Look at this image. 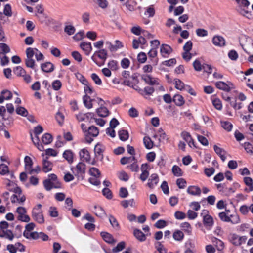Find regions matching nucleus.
I'll return each mask as SVG.
<instances>
[{
  "label": "nucleus",
  "mask_w": 253,
  "mask_h": 253,
  "mask_svg": "<svg viewBox=\"0 0 253 253\" xmlns=\"http://www.w3.org/2000/svg\"><path fill=\"white\" fill-rule=\"evenodd\" d=\"M127 152L132 155L131 157H127V167H129L132 171H137L139 167L137 160L134 157L135 154L134 148L132 146L127 145Z\"/></svg>",
  "instance_id": "f03ea898"
},
{
  "label": "nucleus",
  "mask_w": 253,
  "mask_h": 253,
  "mask_svg": "<svg viewBox=\"0 0 253 253\" xmlns=\"http://www.w3.org/2000/svg\"><path fill=\"white\" fill-rule=\"evenodd\" d=\"M64 31L69 35H73L75 32V28L73 26H66L64 28Z\"/></svg>",
  "instance_id": "4d7b16f0"
},
{
  "label": "nucleus",
  "mask_w": 253,
  "mask_h": 253,
  "mask_svg": "<svg viewBox=\"0 0 253 253\" xmlns=\"http://www.w3.org/2000/svg\"><path fill=\"white\" fill-rule=\"evenodd\" d=\"M180 227L188 234H191L192 233V227L188 222H183L180 224Z\"/></svg>",
  "instance_id": "4c0bfd02"
},
{
  "label": "nucleus",
  "mask_w": 253,
  "mask_h": 253,
  "mask_svg": "<svg viewBox=\"0 0 253 253\" xmlns=\"http://www.w3.org/2000/svg\"><path fill=\"white\" fill-rule=\"evenodd\" d=\"M109 220L113 228L116 229H118L119 228V224L116 219L113 216L110 215L109 216Z\"/></svg>",
  "instance_id": "de8ad7c7"
},
{
  "label": "nucleus",
  "mask_w": 253,
  "mask_h": 253,
  "mask_svg": "<svg viewBox=\"0 0 253 253\" xmlns=\"http://www.w3.org/2000/svg\"><path fill=\"white\" fill-rule=\"evenodd\" d=\"M94 213L96 216L102 217L106 214L104 209L100 206H94Z\"/></svg>",
  "instance_id": "c9c22d12"
},
{
  "label": "nucleus",
  "mask_w": 253,
  "mask_h": 253,
  "mask_svg": "<svg viewBox=\"0 0 253 253\" xmlns=\"http://www.w3.org/2000/svg\"><path fill=\"white\" fill-rule=\"evenodd\" d=\"M43 185L47 191H50L52 188H60L61 187V184L60 182H53L48 179L44 180Z\"/></svg>",
  "instance_id": "9d476101"
},
{
  "label": "nucleus",
  "mask_w": 253,
  "mask_h": 253,
  "mask_svg": "<svg viewBox=\"0 0 253 253\" xmlns=\"http://www.w3.org/2000/svg\"><path fill=\"white\" fill-rule=\"evenodd\" d=\"M80 47L85 52L86 55H88L92 49L90 42H82L80 44Z\"/></svg>",
  "instance_id": "b1692460"
},
{
  "label": "nucleus",
  "mask_w": 253,
  "mask_h": 253,
  "mask_svg": "<svg viewBox=\"0 0 253 253\" xmlns=\"http://www.w3.org/2000/svg\"><path fill=\"white\" fill-rule=\"evenodd\" d=\"M87 133L92 137H96L99 134V130L97 127L92 126L88 128Z\"/></svg>",
  "instance_id": "f704fd0d"
},
{
  "label": "nucleus",
  "mask_w": 253,
  "mask_h": 253,
  "mask_svg": "<svg viewBox=\"0 0 253 253\" xmlns=\"http://www.w3.org/2000/svg\"><path fill=\"white\" fill-rule=\"evenodd\" d=\"M32 217L35 221L40 224H42L44 222L42 211H37L36 209H33L32 212Z\"/></svg>",
  "instance_id": "9b49d317"
},
{
  "label": "nucleus",
  "mask_w": 253,
  "mask_h": 253,
  "mask_svg": "<svg viewBox=\"0 0 253 253\" xmlns=\"http://www.w3.org/2000/svg\"><path fill=\"white\" fill-rule=\"evenodd\" d=\"M89 173L90 175L93 177H99L100 175V172L97 168L92 167L89 169Z\"/></svg>",
  "instance_id": "6e6d98bb"
},
{
  "label": "nucleus",
  "mask_w": 253,
  "mask_h": 253,
  "mask_svg": "<svg viewBox=\"0 0 253 253\" xmlns=\"http://www.w3.org/2000/svg\"><path fill=\"white\" fill-rule=\"evenodd\" d=\"M91 78L97 85H100L102 84V81L96 74L92 73L91 75Z\"/></svg>",
  "instance_id": "8fccbe9b"
},
{
  "label": "nucleus",
  "mask_w": 253,
  "mask_h": 253,
  "mask_svg": "<svg viewBox=\"0 0 253 253\" xmlns=\"http://www.w3.org/2000/svg\"><path fill=\"white\" fill-rule=\"evenodd\" d=\"M80 157L82 161L90 163V156L89 152L86 149H83L80 152Z\"/></svg>",
  "instance_id": "412c9836"
},
{
  "label": "nucleus",
  "mask_w": 253,
  "mask_h": 253,
  "mask_svg": "<svg viewBox=\"0 0 253 253\" xmlns=\"http://www.w3.org/2000/svg\"><path fill=\"white\" fill-rule=\"evenodd\" d=\"M166 225H167L166 221L164 220H161V219L157 221L155 224V226L158 229L163 228L165 227V226H166Z\"/></svg>",
  "instance_id": "bf43d9fd"
},
{
  "label": "nucleus",
  "mask_w": 253,
  "mask_h": 253,
  "mask_svg": "<svg viewBox=\"0 0 253 253\" xmlns=\"http://www.w3.org/2000/svg\"><path fill=\"white\" fill-rule=\"evenodd\" d=\"M159 182V177L156 173L151 174L150 177L148 179L147 185L150 188H152L154 186L157 184Z\"/></svg>",
  "instance_id": "f3484780"
},
{
  "label": "nucleus",
  "mask_w": 253,
  "mask_h": 253,
  "mask_svg": "<svg viewBox=\"0 0 253 253\" xmlns=\"http://www.w3.org/2000/svg\"><path fill=\"white\" fill-rule=\"evenodd\" d=\"M16 112L21 116L26 117L28 116V112L26 109L22 106H19L16 108Z\"/></svg>",
  "instance_id": "79ce46f5"
},
{
  "label": "nucleus",
  "mask_w": 253,
  "mask_h": 253,
  "mask_svg": "<svg viewBox=\"0 0 253 253\" xmlns=\"http://www.w3.org/2000/svg\"><path fill=\"white\" fill-rule=\"evenodd\" d=\"M142 79L147 84L151 85H159L158 88L160 90L164 91V88L163 86L160 84L159 80L157 79L152 77L149 75H143L141 77Z\"/></svg>",
  "instance_id": "423d86ee"
},
{
  "label": "nucleus",
  "mask_w": 253,
  "mask_h": 253,
  "mask_svg": "<svg viewBox=\"0 0 253 253\" xmlns=\"http://www.w3.org/2000/svg\"><path fill=\"white\" fill-rule=\"evenodd\" d=\"M181 136L188 143L190 147L192 146L195 147L194 140L192 139L189 133L186 131H183L181 133Z\"/></svg>",
  "instance_id": "f8f14e48"
},
{
  "label": "nucleus",
  "mask_w": 253,
  "mask_h": 253,
  "mask_svg": "<svg viewBox=\"0 0 253 253\" xmlns=\"http://www.w3.org/2000/svg\"><path fill=\"white\" fill-rule=\"evenodd\" d=\"M133 235L140 242H143L146 239V235L139 229H134Z\"/></svg>",
  "instance_id": "5701e85b"
},
{
  "label": "nucleus",
  "mask_w": 253,
  "mask_h": 253,
  "mask_svg": "<svg viewBox=\"0 0 253 253\" xmlns=\"http://www.w3.org/2000/svg\"><path fill=\"white\" fill-rule=\"evenodd\" d=\"M172 52L171 47L167 44H162L160 48V52L163 57H167Z\"/></svg>",
  "instance_id": "2eb2a0df"
},
{
  "label": "nucleus",
  "mask_w": 253,
  "mask_h": 253,
  "mask_svg": "<svg viewBox=\"0 0 253 253\" xmlns=\"http://www.w3.org/2000/svg\"><path fill=\"white\" fill-rule=\"evenodd\" d=\"M215 86L219 89L224 90L227 92L230 91L231 89L234 88V85L231 82H229L227 84L222 81L216 82Z\"/></svg>",
  "instance_id": "1a4fd4ad"
},
{
  "label": "nucleus",
  "mask_w": 253,
  "mask_h": 253,
  "mask_svg": "<svg viewBox=\"0 0 253 253\" xmlns=\"http://www.w3.org/2000/svg\"><path fill=\"white\" fill-rule=\"evenodd\" d=\"M138 83V76L136 74H134L127 78V86L132 87L136 90H138L139 88L137 85Z\"/></svg>",
  "instance_id": "6e6552de"
},
{
  "label": "nucleus",
  "mask_w": 253,
  "mask_h": 253,
  "mask_svg": "<svg viewBox=\"0 0 253 253\" xmlns=\"http://www.w3.org/2000/svg\"><path fill=\"white\" fill-rule=\"evenodd\" d=\"M41 69L46 73L52 72L54 69V65L50 62H47L41 64Z\"/></svg>",
  "instance_id": "a211bd4d"
},
{
  "label": "nucleus",
  "mask_w": 253,
  "mask_h": 253,
  "mask_svg": "<svg viewBox=\"0 0 253 253\" xmlns=\"http://www.w3.org/2000/svg\"><path fill=\"white\" fill-rule=\"evenodd\" d=\"M107 58V52L104 49L95 51L91 56V59L99 66H101L104 64Z\"/></svg>",
  "instance_id": "7ed1b4c3"
},
{
  "label": "nucleus",
  "mask_w": 253,
  "mask_h": 253,
  "mask_svg": "<svg viewBox=\"0 0 253 253\" xmlns=\"http://www.w3.org/2000/svg\"><path fill=\"white\" fill-rule=\"evenodd\" d=\"M63 157L69 163L71 164L73 162V153L70 150H67L64 151L63 154Z\"/></svg>",
  "instance_id": "c756f323"
},
{
  "label": "nucleus",
  "mask_w": 253,
  "mask_h": 253,
  "mask_svg": "<svg viewBox=\"0 0 253 253\" xmlns=\"http://www.w3.org/2000/svg\"><path fill=\"white\" fill-rule=\"evenodd\" d=\"M203 223L205 226L211 227L213 224V219L211 216L207 214L204 216Z\"/></svg>",
  "instance_id": "7c9ffc66"
},
{
  "label": "nucleus",
  "mask_w": 253,
  "mask_h": 253,
  "mask_svg": "<svg viewBox=\"0 0 253 253\" xmlns=\"http://www.w3.org/2000/svg\"><path fill=\"white\" fill-rule=\"evenodd\" d=\"M211 241L218 251H222L224 249V244L223 241L215 237L212 238Z\"/></svg>",
  "instance_id": "393cba45"
},
{
  "label": "nucleus",
  "mask_w": 253,
  "mask_h": 253,
  "mask_svg": "<svg viewBox=\"0 0 253 253\" xmlns=\"http://www.w3.org/2000/svg\"><path fill=\"white\" fill-rule=\"evenodd\" d=\"M39 52L37 48L28 47L26 49V58L25 59V63L27 67L34 69L36 64L33 57L36 53H39Z\"/></svg>",
  "instance_id": "f257e3e1"
},
{
  "label": "nucleus",
  "mask_w": 253,
  "mask_h": 253,
  "mask_svg": "<svg viewBox=\"0 0 253 253\" xmlns=\"http://www.w3.org/2000/svg\"><path fill=\"white\" fill-rule=\"evenodd\" d=\"M126 246V243L125 242H121L119 243L117 246L113 248L112 252L113 253H118V252L122 251Z\"/></svg>",
  "instance_id": "e433bc0d"
},
{
  "label": "nucleus",
  "mask_w": 253,
  "mask_h": 253,
  "mask_svg": "<svg viewBox=\"0 0 253 253\" xmlns=\"http://www.w3.org/2000/svg\"><path fill=\"white\" fill-rule=\"evenodd\" d=\"M31 139L34 143V144H35V145L37 147V148L40 151H43L44 150V147L42 145V144L40 143V140H39V136H37V139H36V141H34L33 140V136H32V135L31 134Z\"/></svg>",
  "instance_id": "49530a36"
},
{
  "label": "nucleus",
  "mask_w": 253,
  "mask_h": 253,
  "mask_svg": "<svg viewBox=\"0 0 253 253\" xmlns=\"http://www.w3.org/2000/svg\"><path fill=\"white\" fill-rule=\"evenodd\" d=\"M212 42L215 46L222 47L225 44V40L220 36H215L212 39Z\"/></svg>",
  "instance_id": "4468645a"
},
{
  "label": "nucleus",
  "mask_w": 253,
  "mask_h": 253,
  "mask_svg": "<svg viewBox=\"0 0 253 253\" xmlns=\"http://www.w3.org/2000/svg\"><path fill=\"white\" fill-rule=\"evenodd\" d=\"M24 162L25 164V169L26 171H29L32 168L33 165V161L29 156H26L24 158Z\"/></svg>",
  "instance_id": "cd10ccee"
},
{
  "label": "nucleus",
  "mask_w": 253,
  "mask_h": 253,
  "mask_svg": "<svg viewBox=\"0 0 253 253\" xmlns=\"http://www.w3.org/2000/svg\"><path fill=\"white\" fill-rule=\"evenodd\" d=\"M13 72L15 75L18 76H23L26 73V71L21 66L15 67Z\"/></svg>",
  "instance_id": "c03bdc74"
},
{
  "label": "nucleus",
  "mask_w": 253,
  "mask_h": 253,
  "mask_svg": "<svg viewBox=\"0 0 253 253\" xmlns=\"http://www.w3.org/2000/svg\"><path fill=\"white\" fill-rule=\"evenodd\" d=\"M16 212L18 214L17 219L22 222H28L30 220V217L26 215V210L24 207H19L16 209Z\"/></svg>",
  "instance_id": "0eeeda50"
},
{
  "label": "nucleus",
  "mask_w": 253,
  "mask_h": 253,
  "mask_svg": "<svg viewBox=\"0 0 253 253\" xmlns=\"http://www.w3.org/2000/svg\"><path fill=\"white\" fill-rule=\"evenodd\" d=\"M229 241L235 246H239L246 243L247 237L246 236H239L235 233H231L228 235Z\"/></svg>",
  "instance_id": "39448f33"
},
{
  "label": "nucleus",
  "mask_w": 253,
  "mask_h": 253,
  "mask_svg": "<svg viewBox=\"0 0 253 253\" xmlns=\"http://www.w3.org/2000/svg\"><path fill=\"white\" fill-rule=\"evenodd\" d=\"M118 178L122 181H126V173L124 170H121L117 173Z\"/></svg>",
  "instance_id": "e2e57ef3"
},
{
  "label": "nucleus",
  "mask_w": 253,
  "mask_h": 253,
  "mask_svg": "<svg viewBox=\"0 0 253 253\" xmlns=\"http://www.w3.org/2000/svg\"><path fill=\"white\" fill-rule=\"evenodd\" d=\"M52 86L54 90H58L62 86V83L60 80H56L53 82Z\"/></svg>",
  "instance_id": "13d9d810"
},
{
  "label": "nucleus",
  "mask_w": 253,
  "mask_h": 253,
  "mask_svg": "<svg viewBox=\"0 0 253 253\" xmlns=\"http://www.w3.org/2000/svg\"><path fill=\"white\" fill-rule=\"evenodd\" d=\"M75 170L78 175L84 174L85 172V165L83 162H80L76 166Z\"/></svg>",
  "instance_id": "a878e982"
},
{
  "label": "nucleus",
  "mask_w": 253,
  "mask_h": 253,
  "mask_svg": "<svg viewBox=\"0 0 253 253\" xmlns=\"http://www.w3.org/2000/svg\"><path fill=\"white\" fill-rule=\"evenodd\" d=\"M48 157H46L42 161V170L44 172L47 173L52 170L53 164L47 160Z\"/></svg>",
  "instance_id": "ddd939ff"
},
{
  "label": "nucleus",
  "mask_w": 253,
  "mask_h": 253,
  "mask_svg": "<svg viewBox=\"0 0 253 253\" xmlns=\"http://www.w3.org/2000/svg\"><path fill=\"white\" fill-rule=\"evenodd\" d=\"M222 127L227 131H230L232 130L233 126L232 124L228 121H221Z\"/></svg>",
  "instance_id": "37998d69"
},
{
  "label": "nucleus",
  "mask_w": 253,
  "mask_h": 253,
  "mask_svg": "<svg viewBox=\"0 0 253 253\" xmlns=\"http://www.w3.org/2000/svg\"><path fill=\"white\" fill-rule=\"evenodd\" d=\"M9 172L8 167L4 164L0 165V173L2 175H5Z\"/></svg>",
  "instance_id": "0e129e2a"
},
{
  "label": "nucleus",
  "mask_w": 253,
  "mask_h": 253,
  "mask_svg": "<svg viewBox=\"0 0 253 253\" xmlns=\"http://www.w3.org/2000/svg\"><path fill=\"white\" fill-rule=\"evenodd\" d=\"M3 14L8 17L12 16L11 7L9 4H6L4 8Z\"/></svg>",
  "instance_id": "603ef678"
},
{
  "label": "nucleus",
  "mask_w": 253,
  "mask_h": 253,
  "mask_svg": "<svg viewBox=\"0 0 253 253\" xmlns=\"http://www.w3.org/2000/svg\"><path fill=\"white\" fill-rule=\"evenodd\" d=\"M0 49L1 50V53L5 55L6 54L10 52V48L7 44L4 43H0Z\"/></svg>",
  "instance_id": "a18cd8bd"
},
{
  "label": "nucleus",
  "mask_w": 253,
  "mask_h": 253,
  "mask_svg": "<svg viewBox=\"0 0 253 253\" xmlns=\"http://www.w3.org/2000/svg\"><path fill=\"white\" fill-rule=\"evenodd\" d=\"M175 87L176 89L182 90L184 88V84L179 79H175Z\"/></svg>",
  "instance_id": "3c124183"
},
{
  "label": "nucleus",
  "mask_w": 253,
  "mask_h": 253,
  "mask_svg": "<svg viewBox=\"0 0 253 253\" xmlns=\"http://www.w3.org/2000/svg\"><path fill=\"white\" fill-rule=\"evenodd\" d=\"M138 61L141 63H144L147 60L146 54L144 52H140L137 56Z\"/></svg>",
  "instance_id": "052dcab7"
},
{
  "label": "nucleus",
  "mask_w": 253,
  "mask_h": 253,
  "mask_svg": "<svg viewBox=\"0 0 253 253\" xmlns=\"http://www.w3.org/2000/svg\"><path fill=\"white\" fill-rule=\"evenodd\" d=\"M97 113L99 116L105 117L108 115L109 111L106 107H100L97 109Z\"/></svg>",
  "instance_id": "72a5a7b5"
},
{
  "label": "nucleus",
  "mask_w": 253,
  "mask_h": 253,
  "mask_svg": "<svg viewBox=\"0 0 253 253\" xmlns=\"http://www.w3.org/2000/svg\"><path fill=\"white\" fill-rule=\"evenodd\" d=\"M229 221L232 224H237L240 222V218L239 215L236 213L231 214L229 216Z\"/></svg>",
  "instance_id": "58836bf2"
},
{
  "label": "nucleus",
  "mask_w": 253,
  "mask_h": 253,
  "mask_svg": "<svg viewBox=\"0 0 253 253\" xmlns=\"http://www.w3.org/2000/svg\"><path fill=\"white\" fill-rule=\"evenodd\" d=\"M128 113L129 116L132 118L137 117L139 115L138 111L133 107H131L128 110Z\"/></svg>",
  "instance_id": "774afa93"
},
{
  "label": "nucleus",
  "mask_w": 253,
  "mask_h": 253,
  "mask_svg": "<svg viewBox=\"0 0 253 253\" xmlns=\"http://www.w3.org/2000/svg\"><path fill=\"white\" fill-rule=\"evenodd\" d=\"M237 4L236 10L241 15L248 17L250 15L248 11L250 2L248 0H235Z\"/></svg>",
  "instance_id": "20e7f679"
},
{
  "label": "nucleus",
  "mask_w": 253,
  "mask_h": 253,
  "mask_svg": "<svg viewBox=\"0 0 253 253\" xmlns=\"http://www.w3.org/2000/svg\"><path fill=\"white\" fill-rule=\"evenodd\" d=\"M184 237V235L183 233L179 230H176L173 233V239L177 241H182Z\"/></svg>",
  "instance_id": "473e14b6"
},
{
  "label": "nucleus",
  "mask_w": 253,
  "mask_h": 253,
  "mask_svg": "<svg viewBox=\"0 0 253 253\" xmlns=\"http://www.w3.org/2000/svg\"><path fill=\"white\" fill-rule=\"evenodd\" d=\"M53 137L51 134L46 133L44 134L42 137V141L45 145L49 144L52 142Z\"/></svg>",
  "instance_id": "c85d7f7f"
},
{
  "label": "nucleus",
  "mask_w": 253,
  "mask_h": 253,
  "mask_svg": "<svg viewBox=\"0 0 253 253\" xmlns=\"http://www.w3.org/2000/svg\"><path fill=\"white\" fill-rule=\"evenodd\" d=\"M103 240L107 243L113 244L116 242V240L114 239L112 235L106 232H102L100 233Z\"/></svg>",
  "instance_id": "dca6fc26"
},
{
  "label": "nucleus",
  "mask_w": 253,
  "mask_h": 253,
  "mask_svg": "<svg viewBox=\"0 0 253 253\" xmlns=\"http://www.w3.org/2000/svg\"><path fill=\"white\" fill-rule=\"evenodd\" d=\"M186 182L183 178H178L176 180V184L180 189H183L186 186Z\"/></svg>",
  "instance_id": "680f3d73"
},
{
  "label": "nucleus",
  "mask_w": 253,
  "mask_h": 253,
  "mask_svg": "<svg viewBox=\"0 0 253 253\" xmlns=\"http://www.w3.org/2000/svg\"><path fill=\"white\" fill-rule=\"evenodd\" d=\"M213 148L215 153L220 157L222 161L224 162L226 158L225 156V154L226 153V151L216 145L214 146Z\"/></svg>",
  "instance_id": "4be33fe9"
},
{
  "label": "nucleus",
  "mask_w": 253,
  "mask_h": 253,
  "mask_svg": "<svg viewBox=\"0 0 253 253\" xmlns=\"http://www.w3.org/2000/svg\"><path fill=\"white\" fill-rule=\"evenodd\" d=\"M49 215L52 217H56L58 216L57 209L54 207H51L49 210Z\"/></svg>",
  "instance_id": "338daca9"
},
{
  "label": "nucleus",
  "mask_w": 253,
  "mask_h": 253,
  "mask_svg": "<svg viewBox=\"0 0 253 253\" xmlns=\"http://www.w3.org/2000/svg\"><path fill=\"white\" fill-rule=\"evenodd\" d=\"M194 69L197 71H200L203 69V65H201L200 61L196 60L193 63Z\"/></svg>",
  "instance_id": "69168bd1"
},
{
  "label": "nucleus",
  "mask_w": 253,
  "mask_h": 253,
  "mask_svg": "<svg viewBox=\"0 0 253 253\" xmlns=\"http://www.w3.org/2000/svg\"><path fill=\"white\" fill-rule=\"evenodd\" d=\"M93 100V99H91L90 97L87 95H85L83 97L84 104L88 109H90L93 107L92 102Z\"/></svg>",
  "instance_id": "2f4dec72"
},
{
  "label": "nucleus",
  "mask_w": 253,
  "mask_h": 253,
  "mask_svg": "<svg viewBox=\"0 0 253 253\" xmlns=\"http://www.w3.org/2000/svg\"><path fill=\"white\" fill-rule=\"evenodd\" d=\"M245 183L249 187L250 191L253 190V180L251 177H246L244 178Z\"/></svg>",
  "instance_id": "5fc2aeb1"
},
{
  "label": "nucleus",
  "mask_w": 253,
  "mask_h": 253,
  "mask_svg": "<svg viewBox=\"0 0 253 253\" xmlns=\"http://www.w3.org/2000/svg\"><path fill=\"white\" fill-rule=\"evenodd\" d=\"M12 97V94L11 91L3 90L1 92V95H0V103H3L4 100H10Z\"/></svg>",
  "instance_id": "6ab92c4d"
},
{
  "label": "nucleus",
  "mask_w": 253,
  "mask_h": 253,
  "mask_svg": "<svg viewBox=\"0 0 253 253\" xmlns=\"http://www.w3.org/2000/svg\"><path fill=\"white\" fill-rule=\"evenodd\" d=\"M188 194L194 196H199L201 193V189L196 186H190L187 189Z\"/></svg>",
  "instance_id": "aec40b11"
},
{
  "label": "nucleus",
  "mask_w": 253,
  "mask_h": 253,
  "mask_svg": "<svg viewBox=\"0 0 253 253\" xmlns=\"http://www.w3.org/2000/svg\"><path fill=\"white\" fill-rule=\"evenodd\" d=\"M102 194L108 199H111L113 197L111 191L108 188H104L102 190Z\"/></svg>",
  "instance_id": "864d4df0"
},
{
  "label": "nucleus",
  "mask_w": 253,
  "mask_h": 253,
  "mask_svg": "<svg viewBox=\"0 0 253 253\" xmlns=\"http://www.w3.org/2000/svg\"><path fill=\"white\" fill-rule=\"evenodd\" d=\"M172 171L173 174L176 176H180L182 175V172L181 169L177 165H174L172 168Z\"/></svg>",
  "instance_id": "09e8293b"
},
{
  "label": "nucleus",
  "mask_w": 253,
  "mask_h": 253,
  "mask_svg": "<svg viewBox=\"0 0 253 253\" xmlns=\"http://www.w3.org/2000/svg\"><path fill=\"white\" fill-rule=\"evenodd\" d=\"M172 101L178 106H182L185 103L183 97L180 94H175L173 97Z\"/></svg>",
  "instance_id": "bb28decb"
},
{
  "label": "nucleus",
  "mask_w": 253,
  "mask_h": 253,
  "mask_svg": "<svg viewBox=\"0 0 253 253\" xmlns=\"http://www.w3.org/2000/svg\"><path fill=\"white\" fill-rule=\"evenodd\" d=\"M143 143L148 149H151L153 146V142L149 137L145 136L143 138Z\"/></svg>",
  "instance_id": "a19ab883"
},
{
  "label": "nucleus",
  "mask_w": 253,
  "mask_h": 253,
  "mask_svg": "<svg viewBox=\"0 0 253 253\" xmlns=\"http://www.w3.org/2000/svg\"><path fill=\"white\" fill-rule=\"evenodd\" d=\"M141 91L140 93L144 96L145 95H151L154 92V88L153 87L147 86L145 87L143 90H139Z\"/></svg>",
  "instance_id": "ea45409f"
}]
</instances>
